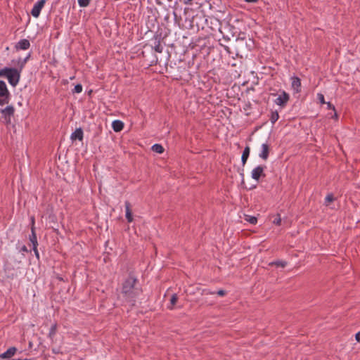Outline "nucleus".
<instances>
[{"label":"nucleus","instance_id":"2","mask_svg":"<svg viewBox=\"0 0 360 360\" xmlns=\"http://www.w3.org/2000/svg\"><path fill=\"white\" fill-rule=\"evenodd\" d=\"M20 70L15 68H4L0 70V77L7 78L9 84L15 86L20 77Z\"/></svg>","mask_w":360,"mask_h":360},{"label":"nucleus","instance_id":"30","mask_svg":"<svg viewBox=\"0 0 360 360\" xmlns=\"http://www.w3.org/2000/svg\"><path fill=\"white\" fill-rule=\"evenodd\" d=\"M177 300H178V297H177L176 294L172 295V296L170 299V304L172 305V307H169L170 309H172V307L176 303Z\"/></svg>","mask_w":360,"mask_h":360},{"label":"nucleus","instance_id":"15","mask_svg":"<svg viewBox=\"0 0 360 360\" xmlns=\"http://www.w3.org/2000/svg\"><path fill=\"white\" fill-rule=\"evenodd\" d=\"M291 86L294 90H299L301 86V79L296 76H293L290 78Z\"/></svg>","mask_w":360,"mask_h":360},{"label":"nucleus","instance_id":"20","mask_svg":"<svg viewBox=\"0 0 360 360\" xmlns=\"http://www.w3.org/2000/svg\"><path fill=\"white\" fill-rule=\"evenodd\" d=\"M56 331H57V323H53L51 326V327L49 330V333L48 334V338L51 340V342H53L55 335L56 334Z\"/></svg>","mask_w":360,"mask_h":360},{"label":"nucleus","instance_id":"8","mask_svg":"<svg viewBox=\"0 0 360 360\" xmlns=\"http://www.w3.org/2000/svg\"><path fill=\"white\" fill-rule=\"evenodd\" d=\"M269 155V146L267 143H262L261 146V152L259 157L264 160H266Z\"/></svg>","mask_w":360,"mask_h":360},{"label":"nucleus","instance_id":"46","mask_svg":"<svg viewBox=\"0 0 360 360\" xmlns=\"http://www.w3.org/2000/svg\"><path fill=\"white\" fill-rule=\"evenodd\" d=\"M91 92H92L91 91H89V96H91Z\"/></svg>","mask_w":360,"mask_h":360},{"label":"nucleus","instance_id":"37","mask_svg":"<svg viewBox=\"0 0 360 360\" xmlns=\"http://www.w3.org/2000/svg\"><path fill=\"white\" fill-rule=\"evenodd\" d=\"M356 340L360 342V330L355 335Z\"/></svg>","mask_w":360,"mask_h":360},{"label":"nucleus","instance_id":"35","mask_svg":"<svg viewBox=\"0 0 360 360\" xmlns=\"http://www.w3.org/2000/svg\"><path fill=\"white\" fill-rule=\"evenodd\" d=\"M33 251L34 252V255L37 259H39V254L37 250V246L33 247Z\"/></svg>","mask_w":360,"mask_h":360},{"label":"nucleus","instance_id":"18","mask_svg":"<svg viewBox=\"0 0 360 360\" xmlns=\"http://www.w3.org/2000/svg\"><path fill=\"white\" fill-rule=\"evenodd\" d=\"M29 239L33 247L38 246L37 235L35 233V227H31V234L30 235Z\"/></svg>","mask_w":360,"mask_h":360},{"label":"nucleus","instance_id":"24","mask_svg":"<svg viewBox=\"0 0 360 360\" xmlns=\"http://www.w3.org/2000/svg\"><path fill=\"white\" fill-rule=\"evenodd\" d=\"M152 150H153V151H154L157 153H159V154H161L164 152V148L162 147V145L158 144V143L154 144L152 146Z\"/></svg>","mask_w":360,"mask_h":360},{"label":"nucleus","instance_id":"11","mask_svg":"<svg viewBox=\"0 0 360 360\" xmlns=\"http://www.w3.org/2000/svg\"><path fill=\"white\" fill-rule=\"evenodd\" d=\"M224 29L227 30L233 37H236V40H238L240 38V32L238 31V29L230 23H227L224 27Z\"/></svg>","mask_w":360,"mask_h":360},{"label":"nucleus","instance_id":"21","mask_svg":"<svg viewBox=\"0 0 360 360\" xmlns=\"http://www.w3.org/2000/svg\"><path fill=\"white\" fill-rule=\"evenodd\" d=\"M249 155H250V147L246 146L243 152L242 157H241V161H242V164L243 165L246 163L247 160L249 157Z\"/></svg>","mask_w":360,"mask_h":360},{"label":"nucleus","instance_id":"9","mask_svg":"<svg viewBox=\"0 0 360 360\" xmlns=\"http://www.w3.org/2000/svg\"><path fill=\"white\" fill-rule=\"evenodd\" d=\"M30 47V43L28 39H20L15 45V49L18 50H27Z\"/></svg>","mask_w":360,"mask_h":360},{"label":"nucleus","instance_id":"14","mask_svg":"<svg viewBox=\"0 0 360 360\" xmlns=\"http://www.w3.org/2000/svg\"><path fill=\"white\" fill-rule=\"evenodd\" d=\"M70 139L72 141H75V140L82 141V139H83V131H82V128L76 129L75 131L72 133V134L70 136Z\"/></svg>","mask_w":360,"mask_h":360},{"label":"nucleus","instance_id":"43","mask_svg":"<svg viewBox=\"0 0 360 360\" xmlns=\"http://www.w3.org/2000/svg\"><path fill=\"white\" fill-rule=\"evenodd\" d=\"M224 39H227V40H230V38H229V36H225V35H224Z\"/></svg>","mask_w":360,"mask_h":360},{"label":"nucleus","instance_id":"38","mask_svg":"<svg viewBox=\"0 0 360 360\" xmlns=\"http://www.w3.org/2000/svg\"><path fill=\"white\" fill-rule=\"evenodd\" d=\"M20 251L23 252H27L28 250L25 245H22L20 248Z\"/></svg>","mask_w":360,"mask_h":360},{"label":"nucleus","instance_id":"44","mask_svg":"<svg viewBox=\"0 0 360 360\" xmlns=\"http://www.w3.org/2000/svg\"><path fill=\"white\" fill-rule=\"evenodd\" d=\"M27 359H12V360H27Z\"/></svg>","mask_w":360,"mask_h":360},{"label":"nucleus","instance_id":"40","mask_svg":"<svg viewBox=\"0 0 360 360\" xmlns=\"http://www.w3.org/2000/svg\"><path fill=\"white\" fill-rule=\"evenodd\" d=\"M245 1L248 3H257L258 0H245Z\"/></svg>","mask_w":360,"mask_h":360},{"label":"nucleus","instance_id":"10","mask_svg":"<svg viewBox=\"0 0 360 360\" xmlns=\"http://www.w3.org/2000/svg\"><path fill=\"white\" fill-rule=\"evenodd\" d=\"M1 112L2 115H4L5 120L6 121H10L11 117L14 113V108L13 106L8 105V106L6 107L4 109H2Z\"/></svg>","mask_w":360,"mask_h":360},{"label":"nucleus","instance_id":"22","mask_svg":"<svg viewBox=\"0 0 360 360\" xmlns=\"http://www.w3.org/2000/svg\"><path fill=\"white\" fill-rule=\"evenodd\" d=\"M326 103L327 105V108L329 110H332L333 111V115L328 114V116H330L331 118H334V119L337 120L338 116L335 111V106L330 102H327Z\"/></svg>","mask_w":360,"mask_h":360},{"label":"nucleus","instance_id":"13","mask_svg":"<svg viewBox=\"0 0 360 360\" xmlns=\"http://www.w3.org/2000/svg\"><path fill=\"white\" fill-rule=\"evenodd\" d=\"M124 204L126 219L129 223H131L133 221V217L131 211V204L129 201H126Z\"/></svg>","mask_w":360,"mask_h":360},{"label":"nucleus","instance_id":"26","mask_svg":"<svg viewBox=\"0 0 360 360\" xmlns=\"http://www.w3.org/2000/svg\"><path fill=\"white\" fill-rule=\"evenodd\" d=\"M91 1V0H77L79 6L82 8L87 7L90 4Z\"/></svg>","mask_w":360,"mask_h":360},{"label":"nucleus","instance_id":"7","mask_svg":"<svg viewBox=\"0 0 360 360\" xmlns=\"http://www.w3.org/2000/svg\"><path fill=\"white\" fill-rule=\"evenodd\" d=\"M264 168L265 167L262 165H259L254 168L251 172V177L256 181H259L261 176H265V174L264 172Z\"/></svg>","mask_w":360,"mask_h":360},{"label":"nucleus","instance_id":"28","mask_svg":"<svg viewBox=\"0 0 360 360\" xmlns=\"http://www.w3.org/2000/svg\"><path fill=\"white\" fill-rule=\"evenodd\" d=\"M334 200V196L332 193H329L326 195L325 198V204L328 205L330 202Z\"/></svg>","mask_w":360,"mask_h":360},{"label":"nucleus","instance_id":"19","mask_svg":"<svg viewBox=\"0 0 360 360\" xmlns=\"http://www.w3.org/2000/svg\"><path fill=\"white\" fill-rule=\"evenodd\" d=\"M30 57L31 53H29L24 59L20 58L18 61V69L22 71Z\"/></svg>","mask_w":360,"mask_h":360},{"label":"nucleus","instance_id":"16","mask_svg":"<svg viewBox=\"0 0 360 360\" xmlns=\"http://www.w3.org/2000/svg\"><path fill=\"white\" fill-rule=\"evenodd\" d=\"M9 102V91H0V105H3Z\"/></svg>","mask_w":360,"mask_h":360},{"label":"nucleus","instance_id":"42","mask_svg":"<svg viewBox=\"0 0 360 360\" xmlns=\"http://www.w3.org/2000/svg\"><path fill=\"white\" fill-rule=\"evenodd\" d=\"M63 84H65H65H69V82H68V80H65V79H63Z\"/></svg>","mask_w":360,"mask_h":360},{"label":"nucleus","instance_id":"6","mask_svg":"<svg viewBox=\"0 0 360 360\" xmlns=\"http://www.w3.org/2000/svg\"><path fill=\"white\" fill-rule=\"evenodd\" d=\"M45 3L46 0H39L37 3L34 4L31 11V14L33 17L38 18L39 16L41 11Z\"/></svg>","mask_w":360,"mask_h":360},{"label":"nucleus","instance_id":"41","mask_svg":"<svg viewBox=\"0 0 360 360\" xmlns=\"http://www.w3.org/2000/svg\"><path fill=\"white\" fill-rule=\"evenodd\" d=\"M154 63H155V64H156L158 63V58H156L155 60H151L150 65H152Z\"/></svg>","mask_w":360,"mask_h":360},{"label":"nucleus","instance_id":"29","mask_svg":"<svg viewBox=\"0 0 360 360\" xmlns=\"http://www.w3.org/2000/svg\"><path fill=\"white\" fill-rule=\"evenodd\" d=\"M71 90H82V85L80 83L75 84L72 83L70 85Z\"/></svg>","mask_w":360,"mask_h":360},{"label":"nucleus","instance_id":"36","mask_svg":"<svg viewBox=\"0 0 360 360\" xmlns=\"http://www.w3.org/2000/svg\"><path fill=\"white\" fill-rule=\"evenodd\" d=\"M203 293L205 295H214L215 294V292L214 291H210V290H203Z\"/></svg>","mask_w":360,"mask_h":360},{"label":"nucleus","instance_id":"25","mask_svg":"<svg viewBox=\"0 0 360 360\" xmlns=\"http://www.w3.org/2000/svg\"><path fill=\"white\" fill-rule=\"evenodd\" d=\"M270 265H276L277 266L285 267L287 265V262L285 261L278 260L270 263Z\"/></svg>","mask_w":360,"mask_h":360},{"label":"nucleus","instance_id":"45","mask_svg":"<svg viewBox=\"0 0 360 360\" xmlns=\"http://www.w3.org/2000/svg\"><path fill=\"white\" fill-rule=\"evenodd\" d=\"M74 79H75V77H70V80H73Z\"/></svg>","mask_w":360,"mask_h":360},{"label":"nucleus","instance_id":"1","mask_svg":"<svg viewBox=\"0 0 360 360\" xmlns=\"http://www.w3.org/2000/svg\"><path fill=\"white\" fill-rule=\"evenodd\" d=\"M142 290L138 285V280L134 276L129 275L122 284L121 293L124 300L134 306L136 298L141 294Z\"/></svg>","mask_w":360,"mask_h":360},{"label":"nucleus","instance_id":"12","mask_svg":"<svg viewBox=\"0 0 360 360\" xmlns=\"http://www.w3.org/2000/svg\"><path fill=\"white\" fill-rule=\"evenodd\" d=\"M16 352V347H11L8 348L5 352L0 354V359H9L12 357Z\"/></svg>","mask_w":360,"mask_h":360},{"label":"nucleus","instance_id":"17","mask_svg":"<svg viewBox=\"0 0 360 360\" xmlns=\"http://www.w3.org/2000/svg\"><path fill=\"white\" fill-rule=\"evenodd\" d=\"M112 127L115 131H120L124 128V123L120 120H115L112 123Z\"/></svg>","mask_w":360,"mask_h":360},{"label":"nucleus","instance_id":"5","mask_svg":"<svg viewBox=\"0 0 360 360\" xmlns=\"http://www.w3.org/2000/svg\"><path fill=\"white\" fill-rule=\"evenodd\" d=\"M162 39V33H155L152 40H154V45L152 46L153 49L158 53H162L163 46L161 45V40Z\"/></svg>","mask_w":360,"mask_h":360},{"label":"nucleus","instance_id":"33","mask_svg":"<svg viewBox=\"0 0 360 360\" xmlns=\"http://www.w3.org/2000/svg\"><path fill=\"white\" fill-rule=\"evenodd\" d=\"M215 294L218 295L219 296L224 297L226 295V292L222 289H220L215 292Z\"/></svg>","mask_w":360,"mask_h":360},{"label":"nucleus","instance_id":"27","mask_svg":"<svg viewBox=\"0 0 360 360\" xmlns=\"http://www.w3.org/2000/svg\"><path fill=\"white\" fill-rule=\"evenodd\" d=\"M245 219L251 224H255L257 222V219L255 217L247 215Z\"/></svg>","mask_w":360,"mask_h":360},{"label":"nucleus","instance_id":"34","mask_svg":"<svg viewBox=\"0 0 360 360\" xmlns=\"http://www.w3.org/2000/svg\"><path fill=\"white\" fill-rule=\"evenodd\" d=\"M0 90H8L6 83L0 80Z\"/></svg>","mask_w":360,"mask_h":360},{"label":"nucleus","instance_id":"32","mask_svg":"<svg viewBox=\"0 0 360 360\" xmlns=\"http://www.w3.org/2000/svg\"><path fill=\"white\" fill-rule=\"evenodd\" d=\"M317 98L319 100L321 103H323V104L326 103L325 99H324V96L322 94H321V93L318 94Z\"/></svg>","mask_w":360,"mask_h":360},{"label":"nucleus","instance_id":"4","mask_svg":"<svg viewBox=\"0 0 360 360\" xmlns=\"http://www.w3.org/2000/svg\"><path fill=\"white\" fill-rule=\"evenodd\" d=\"M290 96L285 91H283V93L277 96V98L274 101V103L279 106L280 109H283L285 107L288 102L289 101Z\"/></svg>","mask_w":360,"mask_h":360},{"label":"nucleus","instance_id":"39","mask_svg":"<svg viewBox=\"0 0 360 360\" xmlns=\"http://www.w3.org/2000/svg\"><path fill=\"white\" fill-rule=\"evenodd\" d=\"M34 223H35V221H34V217H31V227H34Z\"/></svg>","mask_w":360,"mask_h":360},{"label":"nucleus","instance_id":"31","mask_svg":"<svg viewBox=\"0 0 360 360\" xmlns=\"http://www.w3.org/2000/svg\"><path fill=\"white\" fill-rule=\"evenodd\" d=\"M273 223L277 226H280L281 224V218L280 214L277 215V217L273 221Z\"/></svg>","mask_w":360,"mask_h":360},{"label":"nucleus","instance_id":"3","mask_svg":"<svg viewBox=\"0 0 360 360\" xmlns=\"http://www.w3.org/2000/svg\"><path fill=\"white\" fill-rule=\"evenodd\" d=\"M252 80H245V81H239L238 83H235L233 86L231 87L232 90H235V89L237 87L238 89L240 88V86L244 87L247 91L249 90H255L254 85L259 84V78L257 76H255L253 74L252 75Z\"/></svg>","mask_w":360,"mask_h":360},{"label":"nucleus","instance_id":"23","mask_svg":"<svg viewBox=\"0 0 360 360\" xmlns=\"http://www.w3.org/2000/svg\"><path fill=\"white\" fill-rule=\"evenodd\" d=\"M278 118H279V115H278V112L277 110L272 111L271 112L269 120H270L271 122L272 123V124H274L275 122L278 120Z\"/></svg>","mask_w":360,"mask_h":360}]
</instances>
